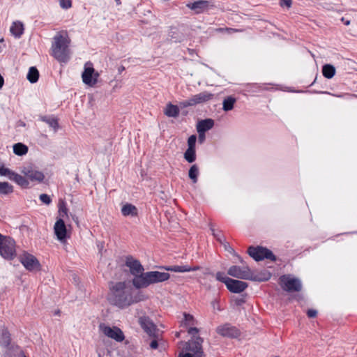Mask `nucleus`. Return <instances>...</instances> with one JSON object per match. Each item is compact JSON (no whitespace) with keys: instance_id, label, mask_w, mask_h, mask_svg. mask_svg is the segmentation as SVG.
<instances>
[{"instance_id":"f257e3e1","label":"nucleus","mask_w":357,"mask_h":357,"mask_svg":"<svg viewBox=\"0 0 357 357\" xmlns=\"http://www.w3.org/2000/svg\"><path fill=\"white\" fill-rule=\"evenodd\" d=\"M110 301L119 307H124L132 303H137L142 299L140 295L133 296V289L126 282L114 283L110 288Z\"/></svg>"},{"instance_id":"f03ea898","label":"nucleus","mask_w":357,"mask_h":357,"mask_svg":"<svg viewBox=\"0 0 357 357\" xmlns=\"http://www.w3.org/2000/svg\"><path fill=\"white\" fill-rule=\"evenodd\" d=\"M70 40L66 31L57 33L52 44V56L61 63L67 62L70 56Z\"/></svg>"},{"instance_id":"7ed1b4c3","label":"nucleus","mask_w":357,"mask_h":357,"mask_svg":"<svg viewBox=\"0 0 357 357\" xmlns=\"http://www.w3.org/2000/svg\"><path fill=\"white\" fill-rule=\"evenodd\" d=\"M170 275L166 272L157 271H149L141 275L140 277L132 279V282L136 289L146 288L151 284L162 282L169 279Z\"/></svg>"},{"instance_id":"20e7f679","label":"nucleus","mask_w":357,"mask_h":357,"mask_svg":"<svg viewBox=\"0 0 357 357\" xmlns=\"http://www.w3.org/2000/svg\"><path fill=\"white\" fill-rule=\"evenodd\" d=\"M188 333L192 336L191 339L185 343V350L191 353L195 356L204 357L202 344L203 338L198 335L199 329L195 327H190Z\"/></svg>"},{"instance_id":"39448f33","label":"nucleus","mask_w":357,"mask_h":357,"mask_svg":"<svg viewBox=\"0 0 357 357\" xmlns=\"http://www.w3.org/2000/svg\"><path fill=\"white\" fill-rule=\"evenodd\" d=\"M281 288L287 292H299L302 289V284L298 278L291 275H283L279 278Z\"/></svg>"},{"instance_id":"423d86ee","label":"nucleus","mask_w":357,"mask_h":357,"mask_svg":"<svg viewBox=\"0 0 357 357\" xmlns=\"http://www.w3.org/2000/svg\"><path fill=\"white\" fill-rule=\"evenodd\" d=\"M15 253L14 240L0 234V255L5 259H12Z\"/></svg>"},{"instance_id":"0eeeda50","label":"nucleus","mask_w":357,"mask_h":357,"mask_svg":"<svg viewBox=\"0 0 357 357\" xmlns=\"http://www.w3.org/2000/svg\"><path fill=\"white\" fill-rule=\"evenodd\" d=\"M248 253L257 261L264 259H268L271 261H275L276 259L275 256L270 250L261 246H250L248 248Z\"/></svg>"},{"instance_id":"6e6552de","label":"nucleus","mask_w":357,"mask_h":357,"mask_svg":"<svg viewBox=\"0 0 357 357\" xmlns=\"http://www.w3.org/2000/svg\"><path fill=\"white\" fill-rule=\"evenodd\" d=\"M214 95L207 91H203L192 96L190 98L180 102L182 108L195 106L197 104L206 102L213 98Z\"/></svg>"},{"instance_id":"1a4fd4ad","label":"nucleus","mask_w":357,"mask_h":357,"mask_svg":"<svg viewBox=\"0 0 357 357\" xmlns=\"http://www.w3.org/2000/svg\"><path fill=\"white\" fill-rule=\"evenodd\" d=\"M228 275L241 280H256L248 266H231L227 271Z\"/></svg>"},{"instance_id":"9d476101","label":"nucleus","mask_w":357,"mask_h":357,"mask_svg":"<svg viewBox=\"0 0 357 357\" xmlns=\"http://www.w3.org/2000/svg\"><path fill=\"white\" fill-rule=\"evenodd\" d=\"M20 262L29 271L40 270L41 265L37 258L26 252H24L19 257Z\"/></svg>"},{"instance_id":"9b49d317","label":"nucleus","mask_w":357,"mask_h":357,"mask_svg":"<svg viewBox=\"0 0 357 357\" xmlns=\"http://www.w3.org/2000/svg\"><path fill=\"white\" fill-rule=\"evenodd\" d=\"M125 265L129 268L130 274L134 276L133 279L144 273V268L140 261L131 255L126 257Z\"/></svg>"},{"instance_id":"f8f14e48","label":"nucleus","mask_w":357,"mask_h":357,"mask_svg":"<svg viewBox=\"0 0 357 357\" xmlns=\"http://www.w3.org/2000/svg\"><path fill=\"white\" fill-rule=\"evenodd\" d=\"M139 324L144 331L153 338H158L160 335L157 326L148 317L143 316L139 318Z\"/></svg>"},{"instance_id":"ddd939ff","label":"nucleus","mask_w":357,"mask_h":357,"mask_svg":"<svg viewBox=\"0 0 357 357\" xmlns=\"http://www.w3.org/2000/svg\"><path fill=\"white\" fill-rule=\"evenodd\" d=\"M99 329L105 336L116 342H122L125 338L123 331L116 326L110 327L105 324H100Z\"/></svg>"},{"instance_id":"4468645a","label":"nucleus","mask_w":357,"mask_h":357,"mask_svg":"<svg viewBox=\"0 0 357 357\" xmlns=\"http://www.w3.org/2000/svg\"><path fill=\"white\" fill-rule=\"evenodd\" d=\"M99 73L95 72L92 66V63L88 62L84 66V70L82 73V77L83 82L90 86H94L98 82Z\"/></svg>"},{"instance_id":"2eb2a0df","label":"nucleus","mask_w":357,"mask_h":357,"mask_svg":"<svg viewBox=\"0 0 357 357\" xmlns=\"http://www.w3.org/2000/svg\"><path fill=\"white\" fill-rule=\"evenodd\" d=\"M21 172L26 177L27 180L32 182L40 183L45 178L44 174L31 166L24 167Z\"/></svg>"},{"instance_id":"dca6fc26","label":"nucleus","mask_w":357,"mask_h":357,"mask_svg":"<svg viewBox=\"0 0 357 357\" xmlns=\"http://www.w3.org/2000/svg\"><path fill=\"white\" fill-rule=\"evenodd\" d=\"M216 333L225 337L236 338L240 335V331L230 324H225L216 328Z\"/></svg>"},{"instance_id":"f3484780","label":"nucleus","mask_w":357,"mask_h":357,"mask_svg":"<svg viewBox=\"0 0 357 357\" xmlns=\"http://www.w3.org/2000/svg\"><path fill=\"white\" fill-rule=\"evenodd\" d=\"M54 231L57 239L61 242H65L67 237V229L64 220L62 218H58L54 226Z\"/></svg>"},{"instance_id":"a211bd4d","label":"nucleus","mask_w":357,"mask_h":357,"mask_svg":"<svg viewBox=\"0 0 357 357\" xmlns=\"http://www.w3.org/2000/svg\"><path fill=\"white\" fill-rule=\"evenodd\" d=\"M248 287V284L241 280L230 279L227 284V288L232 293L239 294L243 292Z\"/></svg>"},{"instance_id":"6ab92c4d","label":"nucleus","mask_w":357,"mask_h":357,"mask_svg":"<svg viewBox=\"0 0 357 357\" xmlns=\"http://www.w3.org/2000/svg\"><path fill=\"white\" fill-rule=\"evenodd\" d=\"M163 268L167 271H172V272H176V273H185V272L195 271H197V270L200 269L199 266H190L188 265L169 266H165V267H163Z\"/></svg>"},{"instance_id":"aec40b11","label":"nucleus","mask_w":357,"mask_h":357,"mask_svg":"<svg viewBox=\"0 0 357 357\" xmlns=\"http://www.w3.org/2000/svg\"><path fill=\"white\" fill-rule=\"evenodd\" d=\"M209 1L206 0H199L193 3H187L186 6L190 9L195 10V13L199 14L203 13L208 6Z\"/></svg>"},{"instance_id":"412c9836","label":"nucleus","mask_w":357,"mask_h":357,"mask_svg":"<svg viewBox=\"0 0 357 357\" xmlns=\"http://www.w3.org/2000/svg\"><path fill=\"white\" fill-rule=\"evenodd\" d=\"M214 126V121L211 119H207L199 121L197 126L198 133H204L206 131L211 129Z\"/></svg>"},{"instance_id":"4be33fe9","label":"nucleus","mask_w":357,"mask_h":357,"mask_svg":"<svg viewBox=\"0 0 357 357\" xmlns=\"http://www.w3.org/2000/svg\"><path fill=\"white\" fill-rule=\"evenodd\" d=\"M24 30V24L20 21H15L13 22L10 31L15 38H20L23 34Z\"/></svg>"},{"instance_id":"5701e85b","label":"nucleus","mask_w":357,"mask_h":357,"mask_svg":"<svg viewBox=\"0 0 357 357\" xmlns=\"http://www.w3.org/2000/svg\"><path fill=\"white\" fill-rule=\"evenodd\" d=\"M121 213L123 216L135 217L138 214V211L135 206L126 203L121 208Z\"/></svg>"},{"instance_id":"b1692460","label":"nucleus","mask_w":357,"mask_h":357,"mask_svg":"<svg viewBox=\"0 0 357 357\" xmlns=\"http://www.w3.org/2000/svg\"><path fill=\"white\" fill-rule=\"evenodd\" d=\"M164 114L168 117L176 118L179 115V109L178 106L169 102L164 109Z\"/></svg>"},{"instance_id":"393cba45","label":"nucleus","mask_w":357,"mask_h":357,"mask_svg":"<svg viewBox=\"0 0 357 357\" xmlns=\"http://www.w3.org/2000/svg\"><path fill=\"white\" fill-rule=\"evenodd\" d=\"M11 181H15L16 183H17L19 185L24 188H27L29 186V182L27 180L26 177L22 176L16 173H14L13 176H12Z\"/></svg>"},{"instance_id":"a878e982","label":"nucleus","mask_w":357,"mask_h":357,"mask_svg":"<svg viewBox=\"0 0 357 357\" xmlns=\"http://www.w3.org/2000/svg\"><path fill=\"white\" fill-rule=\"evenodd\" d=\"M40 120L47 123L50 127L53 128L54 132L57 131L59 128V123L56 118L43 116L40 117Z\"/></svg>"},{"instance_id":"bb28decb","label":"nucleus","mask_w":357,"mask_h":357,"mask_svg":"<svg viewBox=\"0 0 357 357\" xmlns=\"http://www.w3.org/2000/svg\"><path fill=\"white\" fill-rule=\"evenodd\" d=\"M322 74L327 79H331L335 74V68L333 65L326 64L322 68Z\"/></svg>"},{"instance_id":"cd10ccee","label":"nucleus","mask_w":357,"mask_h":357,"mask_svg":"<svg viewBox=\"0 0 357 357\" xmlns=\"http://www.w3.org/2000/svg\"><path fill=\"white\" fill-rule=\"evenodd\" d=\"M236 101V98L232 96L225 98L222 102V109L225 112L231 110Z\"/></svg>"},{"instance_id":"c85d7f7f","label":"nucleus","mask_w":357,"mask_h":357,"mask_svg":"<svg viewBox=\"0 0 357 357\" xmlns=\"http://www.w3.org/2000/svg\"><path fill=\"white\" fill-rule=\"evenodd\" d=\"M199 173L198 166L196 164L192 165L188 171V176L193 183L197 182Z\"/></svg>"},{"instance_id":"c756f323","label":"nucleus","mask_w":357,"mask_h":357,"mask_svg":"<svg viewBox=\"0 0 357 357\" xmlns=\"http://www.w3.org/2000/svg\"><path fill=\"white\" fill-rule=\"evenodd\" d=\"M39 77V72L36 67H31L28 72L26 78L31 83H35Z\"/></svg>"},{"instance_id":"7c9ffc66","label":"nucleus","mask_w":357,"mask_h":357,"mask_svg":"<svg viewBox=\"0 0 357 357\" xmlns=\"http://www.w3.org/2000/svg\"><path fill=\"white\" fill-rule=\"evenodd\" d=\"M184 158L189 163H192L196 160L195 149L188 148L184 153Z\"/></svg>"},{"instance_id":"2f4dec72","label":"nucleus","mask_w":357,"mask_h":357,"mask_svg":"<svg viewBox=\"0 0 357 357\" xmlns=\"http://www.w3.org/2000/svg\"><path fill=\"white\" fill-rule=\"evenodd\" d=\"M27 151V146L22 143H17L13 146V152L17 155H23L26 154Z\"/></svg>"},{"instance_id":"473e14b6","label":"nucleus","mask_w":357,"mask_h":357,"mask_svg":"<svg viewBox=\"0 0 357 357\" xmlns=\"http://www.w3.org/2000/svg\"><path fill=\"white\" fill-rule=\"evenodd\" d=\"M13 192V186L8 182H0V194L8 195Z\"/></svg>"},{"instance_id":"72a5a7b5","label":"nucleus","mask_w":357,"mask_h":357,"mask_svg":"<svg viewBox=\"0 0 357 357\" xmlns=\"http://www.w3.org/2000/svg\"><path fill=\"white\" fill-rule=\"evenodd\" d=\"M68 208L64 202H61L59 204V218H62L63 220L65 218H68Z\"/></svg>"},{"instance_id":"f704fd0d","label":"nucleus","mask_w":357,"mask_h":357,"mask_svg":"<svg viewBox=\"0 0 357 357\" xmlns=\"http://www.w3.org/2000/svg\"><path fill=\"white\" fill-rule=\"evenodd\" d=\"M184 320L182 322V325L184 326H188L190 325H193L195 324L194 317L192 315L187 313L183 314Z\"/></svg>"},{"instance_id":"c9c22d12","label":"nucleus","mask_w":357,"mask_h":357,"mask_svg":"<svg viewBox=\"0 0 357 357\" xmlns=\"http://www.w3.org/2000/svg\"><path fill=\"white\" fill-rule=\"evenodd\" d=\"M14 173V172L11 171L10 169L7 167H5L3 166L0 167V176H7L10 180H11Z\"/></svg>"},{"instance_id":"e433bc0d","label":"nucleus","mask_w":357,"mask_h":357,"mask_svg":"<svg viewBox=\"0 0 357 357\" xmlns=\"http://www.w3.org/2000/svg\"><path fill=\"white\" fill-rule=\"evenodd\" d=\"M216 279L223 283L225 284L227 286V284L229 283V281L230 280V278H228L227 276H225L224 274L221 272H218L216 273Z\"/></svg>"},{"instance_id":"4c0bfd02","label":"nucleus","mask_w":357,"mask_h":357,"mask_svg":"<svg viewBox=\"0 0 357 357\" xmlns=\"http://www.w3.org/2000/svg\"><path fill=\"white\" fill-rule=\"evenodd\" d=\"M197 137L195 135H191L188 139V148L195 149Z\"/></svg>"},{"instance_id":"58836bf2","label":"nucleus","mask_w":357,"mask_h":357,"mask_svg":"<svg viewBox=\"0 0 357 357\" xmlns=\"http://www.w3.org/2000/svg\"><path fill=\"white\" fill-rule=\"evenodd\" d=\"M60 6L63 9L70 8L72 6L71 0H60Z\"/></svg>"},{"instance_id":"ea45409f","label":"nucleus","mask_w":357,"mask_h":357,"mask_svg":"<svg viewBox=\"0 0 357 357\" xmlns=\"http://www.w3.org/2000/svg\"><path fill=\"white\" fill-rule=\"evenodd\" d=\"M40 200L47 205H49L52 202L51 198L47 194H41L40 195Z\"/></svg>"},{"instance_id":"a19ab883","label":"nucleus","mask_w":357,"mask_h":357,"mask_svg":"<svg viewBox=\"0 0 357 357\" xmlns=\"http://www.w3.org/2000/svg\"><path fill=\"white\" fill-rule=\"evenodd\" d=\"M211 231H212V233H213V235L216 238V239L220 243H222L225 238H223V236L220 234V233H215V230L213 229H211Z\"/></svg>"},{"instance_id":"79ce46f5","label":"nucleus","mask_w":357,"mask_h":357,"mask_svg":"<svg viewBox=\"0 0 357 357\" xmlns=\"http://www.w3.org/2000/svg\"><path fill=\"white\" fill-rule=\"evenodd\" d=\"M292 1L291 0H280V6L282 7H287L289 8L291 6Z\"/></svg>"},{"instance_id":"37998d69","label":"nucleus","mask_w":357,"mask_h":357,"mask_svg":"<svg viewBox=\"0 0 357 357\" xmlns=\"http://www.w3.org/2000/svg\"><path fill=\"white\" fill-rule=\"evenodd\" d=\"M307 314L308 317L314 318V317H315L317 316V311L316 310H314V309H310V310H307Z\"/></svg>"},{"instance_id":"c03bdc74","label":"nucleus","mask_w":357,"mask_h":357,"mask_svg":"<svg viewBox=\"0 0 357 357\" xmlns=\"http://www.w3.org/2000/svg\"><path fill=\"white\" fill-rule=\"evenodd\" d=\"M222 244L223 245L225 249L226 250H227L228 252H229L230 253H232L234 252V250L233 248L229 245V244L225 241V240H224V241L222 243Z\"/></svg>"},{"instance_id":"a18cd8bd","label":"nucleus","mask_w":357,"mask_h":357,"mask_svg":"<svg viewBox=\"0 0 357 357\" xmlns=\"http://www.w3.org/2000/svg\"><path fill=\"white\" fill-rule=\"evenodd\" d=\"M158 338H153V340L151 342L149 346L152 349H156L158 347V342L157 340Z\"/></svg>"},{"instance_id":"49530a36","label":"nucleus","mask_w":357,"mask_h":357,"mask_svg":"<svg viewBox=\"0 0 357 357\" xmlns=\"http://www.w3.org/2000/svg\"><path fill=\"white\" fill-rule=\"evenodd\" d=\"M2 337L5 340V344H8V343H9L8 342H9V336H8V333H6V332L3 333Z\"/></svg>"},{"instance_id":"de8ad7c7","label":"nucleus","mask_w":357,"mask_h":357,"mask_svg":"<svg viewBox=\"0 0 357 357\" xmlns=\"http://www.w3.org/2000/svg\"><path fill=\"white\" fill-rule=\"evenodd\" d=\"M225 31L230 33H234V32H238V31H240V30L232 29V28H225Z\"/></svg>"},{"instance_id":"09e8293b","label":"nucleus","mask_w":357,"mask_h":357,"mask_svg":"<svg viewBox=\"0 0 357 357\" xmlns=\"http://www.w3.org/2000/svg\"><path fill=\"white\" fill-rule=\"evenodd\" d=\"M205 139L204 133H199V141L202 143Z\"/></svg>"},{"instance_id":"8fccbe9b","label":"nucleus","mask_w":357,"mask_h":357,"mask_svg":"<svg viewBox=\"0 0 357 357\" xmlns=\"http://www.w3.org/2000/svg\"><path fill=\"white\" fill-rule=\"evenodd\" d=\"M3 83H4V80H3V77L0 75V89L2 88L3 85Z\"/></svg>"},{"instance_id":"3c124183","label":"nucleus","mask_w":357,"mask_h":357,"mask_svg":"<svg viewBox=\"0 0 357 357\" xmlns=\"http://www.w3.org/2000/svg\"><path fill=\"white\" fill-rule=\"evenodd\" d=\"M216 31H219V32H221V31H225V29L219 28V29H218Z\"/></svg>"},{"instance_id":"603ef678","label":"nucleus","mask_w":357,"mask_h":357,"mask_svg":"<svg viewBox=\"0 0 357 357\" xmlns=\"http://www.w3.org/2000/svg\"><path fill=\"white\" fill-rule=\"evenodd\" d=\"M270 276H271V274H270V273H268V277H267V278H264V280H268V279H269V278H270ZM263 280V279H261V280Z\"/></svg>"},{"instance_id":"864d4df0","label":"nucleus","mask_w":357,"mask_h":357,"mask_svg":"<svg viewBox=\"0 0 357 357\" xmlns=\"http://www.w3.org/2000/svg\"><path fill=\"white\" fill-rule=\"evenodd\" d=\"M344 24L346 25H349L350 24V21L349 20L344 21Z\"/></svg>"},{"instance_id":"5fc2aeb1","label":"nucleus","mask_w":357,"mask_h":357,"mask_svg":"<svg viewBox=\"0 0 357 357\" xmlns=\"http://www.w3.org/2000/svg\"><path fill=\"white\" fill-rule=\"evenodd\" d=\"M115 1H116L117 4H120L121 3L120 0H115Z\"/></svg>"},{"instance_id":"6e6d98bb","label":"nucleus","mask_w":357,"mask_h":357,"mask_svg":"<svg viewBox=\"0 0 357 357\" xmlns=\"http://www.w3.org/2000/svg\"><path fill=\"white\" fill-rule=\"evenodd\" d=\"M179 335H180V333H176V336L177 337H179Z\"/></svg>"}]
</instances>
